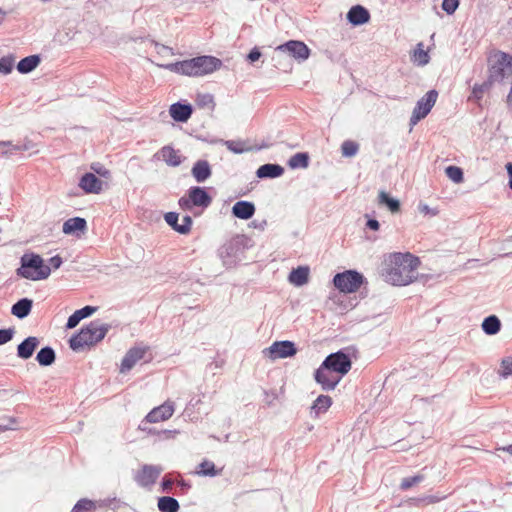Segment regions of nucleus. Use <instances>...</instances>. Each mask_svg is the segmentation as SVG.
<instances>
[{"mask_svg":"<svg viewBox=\"0 0 512 512\" xmlns=\"http://www.w3.org/2000/svg\"><path fill=\"white\" fill-rule=\"evenodd\" d=\"M419 265V258L409 252L393 253L385 261L382 276L387 283L406 286L417 278L416 270Z\"/></svg>","mask_w":512,"mask_h":512,"instance_id":"nucleus-1","label":"nucleus"},{"mask_svg":"<svg viewBox=\"0 0 512 512\" xmlns=\"http://www.w3.org/2000/svg\"><path fill=\"white\" fill-rule=\"evenodd\" d=\"M221 59L210 56L202 55L188 60L178 61L165 65V68L177 74L200 77L211 74L222 67Z\"/></svg>","mask_w":512,"mask_h":512,"instance_id":"nucleus-2","label":"nucleus"},{"mask_svg":"<svg viewBox=\"0 0 512 512\" xmlns=\"http://www.w3.org/2000/svg\"><path fill=\"white\" fill-rule=\"evenodd\" d=\"M110 328V324L102 323L100 320H93L89 324L82 326L80 331L69 339V347L73 351H81L85 347L93 346L104 339Z\"/></svg>","mask_w":512,"mask_h":512,"instance_id":"nucleus-3","label":"nucleus"},{"mask_svg":"<svg viewBox=\"0 0 512 512\" xmlns=\"http://www.w3.org/2000/svg\"><path fill=\"white\" fill-rule=\"evenodd\" d=\"M51 274V268L45 264L44 259L36 253H24L20 258V267L16 269V275L32 281L47 279Z\"/></svg>","mask_w":512,"mask_h":512,"instance_id":"nucleus-4","label":"nucleus"},{"mask_svg":"<svg viewBox=\"0 0 512 512\" xmlns=\"http://www.w3.org/2000/svg\"><path fill=\"white\" fill-rule=\"evenodd\" d=\"M247 247V238L244 235H236L225 242L218 250L223 265L231 267L240 261Z\"/></svg>","mask_w":512,"mask_h":512,"instance_id":"nucleus-5","label":"nucleus"},{"mask_svg":"<svg viewBox=\"0 0 512 512\" xmlns=\"http://www.w3.org/2000/svg\"><path fill=\"white\" fill-rule=\"evenodd\" d=\"M212 197L204 187L193 186L188 190V197H181L178 204L181 209L190 211L193 207H201L203 209L210 206Z\"/></svg>","mask_w":512,"mask_h":512,"instance_id":"nucleus-6","label":"nucleus"},{"mask_svg":"<svg viewBox=\"0 0 512 512\" xmlns=\"http://www.w3.org/2000/svg\"><path fill=\"white\" fill-rule=\"evenodd\" d=\"M365 282L364 276L356 270L337 273L333 278L334 286L344 293L356 292Z\"/></svg>","mask_w":512,"mask_h":512,"instance_id":"nucleus-7","label":"nucleus"},{"mask_svg":"<svg viewBox=\"0 0 512 512\" xmlns=\"http://www.w3.org/2000/svg\"><path fill=\"white\" fill-rule=\"evenodd\" d=\"M437 97L438 92L435 89H432L417 101L410 117V125H416L429 114L436 103Z\"/></svg>","mask_w":512,"mask_h":512,"instance_id":"nucleus-8","label":"nucleus"},{"mask_svg":"<svg viewBox=\"0 0 512 512\" xmlns=\"http://www.w3.org/2000/svg\"><path fill=\"white\" fill-rule=\"evenodd\" d=\"M322 364L334 371L337 375H341L342 378L351 369L352 361L347 353L343 350H339L329 354Z\"/></svg>","mask_w":512,"mask_h":512,"instance_id":"nucleus-9","label":"nucleus"},{"mask_svg":"<svg viewBox=\"0 0 512 512\" xmlns=\"http://www.w3.org/2000/svg\"><path fill=\"white\" fill-rule=\"evenodd\" d=\"M174 403L171 401H166L162 405L153 408L145 417L144 420L141 421L139 425V429L146 431V425L148 423H157L160 421H165L169 419L174 413Z\"/></svg>","mask_w":512,"mask_h":512,"instance_id":"nucleus-10","label":"nucleus"},{"mask_svg":"<svg viewBox=\"0 0 512 512\" xmlns=\"http://www.w3.org/2000/svg\"><path fill=\"white\" fill-rule=\"evenodd\" d=\"M314 379L321 386L322 390L331 391L335 389L342 378L341 375H337L334 371L321 364L314 373Z\"/></svg>","mask_w":512,"mask_h":512,"instance_id":"nucleus-11","label":"nucleus"},{"mask_svg":"<svg viewBox=\"0 0 512 512\" xmlns=\"http://www.w3.org/2000/svg\"><path fill=\"white\" fill-rule=\"evenodd\" d=\"M278 52L288 53L299 62L307 60L310 56V49L308 46L298 40H289L284 44H281L276 49Z\"/></svg>","mask_w":512,"mask_h":512,"instance_id":"nucleus-12","label":"nucleus"},{"mask_svg":"<svg viewBox=\"0 0 512 512\" xmlns=\"http://www.w3.org/2000/svg\"><path fill=\"white\" fill-rule=\"evenodd\" d=\"M264 353L271 359L288 358L297 353V348L292 341H275Z\"/></svg>","mask_w":512,"mask_h":512,"instance_id":"nucleus-13","label":"nucleus"},{"mask_svg":"<svg viewBox=\"0 0 512 512\" xmlns=\"http://www.w3.org/2000/svg\"><path fill=\"white\" fill-rule=\"evenodd\" d=\"M162 472V467L157 465L145 464L141 470L136 474L135 481L141 487H149L155 484L158 477Z\"/></svg>","mask_w":512,"mask_h":512,"instance_id":"nucleus-14","label":"nucleus"},{"mask_svg":"<svg viewBox=\"0 0 512 512\" xmlns=\"http://www.w3.org/2000/svg\"><path fill=\"white\" fill-rule=\"evenodd\" d=\"M146 351V347L136 346L130 348L122 359L120 371L122 373L130 371L134 365L144 357Z\"/></svg>","mask_w":512,"mask_h":512,"instance_id":"nucleus-15","label":"nucleus"},{"mask_svg":"<svg viewBox=\"0 0 512 512\" xmlns=\"http://www.w3.org/2000/svg\"><path fill=\"white\" fill-rule=\"evenodd\" d=\"M346 18L353 26H361L369 22L371 16L367 8L362 5H354L347 12Z\"/></svg>","mask_w":512,"mask_h":512,"instance_id":"nucleus-16","label":"nucleus"},{"mask_svg":"<svg viewBox=\"0 0 512 512\" xmlns=\"http://www.w3.org/2000/svg\"><path fill=\"white\" fill-rule=\"evenodd\" d=\"M102 181L91 172L83 174L79 180V187L87 194H99L102 191Z\"/></svg>","mask_w":512,"mask_h":512,"instance_id":"nucleus-17","label":"nucleus"},{"mask_svg":"<svg viewBox=\"0 0 512 512\" xmlns=\"http://www.w3.org/2000/svg\"><path fill=\"white\" fill-rule=\"evenodd\" d=\"M169 113L176 122L185 123L190 119L193 107L189 103L176 102L170 106Z\"/></svg>","mask_w":512,"mask_h":512,"instance_id":"nucleus-18","label":"nucleus"},{"mask_svg":"<svg viewBox=\"0 0 512 512\" xmlns=\"http://www.w3.org/2000/svg\"><path fill=\"white\" fill-rule=\"evenodd\" d=\"M255 210L253 202L240 200L232 206V215L241 220H248L253 217Z\"/></svg>","mask_w":512,"mask_h":512,"instance_id":"nucleus-19","label":"nucleus"},{"mask_svg":"<svg viewBox=\"0 0 512 512\" xmlns=\"http://www.w3.org/2000/svg\"><path fill=\"white\" fill-rule=\"evenodd\" d=\"M39 344L40 341L35 336H29L25 338L17 346V356L24 360L31 358Z\"/></svg>","mask_w":512,"mask_h":512,"instance_id":"nucleus-20","label":"nucleus"},{"mask_svg":"<svg viewBox=\"0 0 512 512\" xmlns=\"http://www.w3.org/2000/svg\"><path fill=\"white\" fill-rule=\"evenodd\" d=\"M284 174V168L276 163H267L261 165L256 170V176L260 179H266V178H278Z\"/></svg>","mask_w":512,"mask_h":512,"instance_id":"nucleus-21","label":"nucleus"},{"mask_svg":"<svg viewBox=\"0 0 512 512\" xmlns=\"http://www.w3.org/2000/svg\"><path fill=\"white\" fill-rule=\"evenodd\" d=\"M87 229V222L82 217H73L63 223L62 231L66 235H78V232H84Z\"/></svg>","mask_w":512,"mask_h":512,"instance_id":"nucleus-22","label":"nucleus"},{"mask_svg":"<svg viewBox=\"0 0 512 512\" xmlns=\"http://www.w3.org/2000/svg\"><path fill=\"white\" fill-rule=\"evenodd\" d=\"M191 173L198 183H203L211 176L212 171L207 160H198L194 163Z\"/></svg>","mask_w":512,"mask_h":512,"instance_id":"nucleus-23","label":"nucleus"},{"mask_svg":"<svg viewBox=\"0 0 512 512\" xmlns=\"http://www.w3.org/2000/svg\"><path fill=\"white\" fill-rule=\"evenodd\" d=\"M33 307V300L27 297L19 299L11 307V314L19 319L29 316Z\"/></svg>","mask_w":512,"mask_h":512,"instance_id":"nucleus-24","label":"nucleus"},{"mask_svg":"<svg viewBox=\"0 0 512 512\" xmlns=\"http://www.w3.org/2000/svg\"><path fill=\"white\" fill-rule=\"evenodd\" d=\"M96 309L97 308L94 306L87 305L81 309L76 310L72 315L69 316L66 323V329L75 328L81 320L91 316L96 311Z\"/></svg>","mask_w":512,"mask_h":512,"instance_id":"nucleus-25","label":"nucleus"},{"mask_svg":"<svg viewBox=\"0 0 512 512\" xmlns=\"http://www.w3.org/2000/svg\"><path fill=\"white\" fill-rule=\"evenodd\" d=\"M161 156L162 160L166 162L167 165L172 167H177L182 163L181 157L178 154V151L173 149L170 146H164L162 149L154 155V157Z\"/></svg>","mask_w":512,"mask_h":512,"instance_id":"nucleus-26","label":"nucleus"},{"mask_svg":"<svg viewBox=\"0 0 512 512\" xmlns=\"http://www.w3.org/2000/svg\"><path fill=\"white\" fill-rule=\"evenodd\" d=\"M309 279V268L304 266H299L297 268L292 269L288 276V280L290 283L295 286H302L308 282Z\"/></svg>","mask_w":512,"mask_h":512,"instance_id":"nucleus-27","label":"nucleus"},{"mask_svg":"<svg viewBox=\"0 0 512 512\" xmlns=\"http://www.w3.org/2000/svg\"><path fill=\"white\" fill-rule=\"evenodd\" d=\"M41 58L39 55H30L21 59L17 64V70L21 74H28L32 72L40 64Z\"/></svg>","mask_w":512,"mask_h":512,"instance_id":"nucleus-28","label":"nucleus"},{"mask_svg":"<svg viewBox=\"0 0 512 512\" xmlns=\"http://www.w3.org/2000/svg\"><path fill=\"white\" fill-rule=\"evenodd\" d=\"M481 328L486 335H496L501 330V321L496 315H489L484 318Z\"/></svg>","mask_w":512,"mask_h":512,"instance_id":"nucleus-29","label":"nucleus"},{"mask_svg":"<svg viewBox=\"0 0 512 512\" xmlns=\"http://www.w3.org/2000/svg\"><path fill=\"white\" fill-rule=\"evenodd\" d=\"M55 359L56 353L51 346L42 347L36 355V361L40 366H50L55 362Z\"/></svg>","mask_w":512,"mask_h":512,"instance_id":"nucleus-30","label":"nucleus"},{"mask_svg":"<svg viewBox=\"0 0 512 512\" xmlns=\"http://www.w3.org/2000/svg\"><path fill=\"white\" fill-rule=\"evenodd\" d=\"M332 405V399L328 395H319L311 406V414L318 416L325 413Z\"/></svg>","mask_w":512,"mask_h":512,"instance_id":"nucleus-31","label":"nucleus"},{"mask_svg":"<svg viewBox=\"0 0 512 512\" xmlns=\"http://www.w3.org/2000/svg\"><path fill=\"white\" fill-rule=\"evenodd\" d=\"M157 507L161 512H178L180 505L177 499L171 496H162L158 499Z\"/></svg>","mask_w":512,"mask_h":512,"instance_id":"nucleus-32","label":"nucleus"},{"mask_svg":"<svg viewBox=\"0 0 512 512\" xmlns=\"http://www.w3.org/2000/svg\"><path fill=\"white\" fill-rule=\"evenodd\" d=\"M378 202L380 205L386 206L392 213L400 211V202L398 199L391 197L385 191H380L378 195Z\"/></svg>","mask_w":512,"mask_h":512,"instance_id":"nucleus-33","label":"nucleus"},{"mask_svg":"<svg viewBox=\"0 0 512 512\" xmlns=\"http://www.w3.org/2000/svg\"><path fill=\"white\" fill-rule=\"evenodd\" d=\"M309 159L307 152H298L290 157L288 166L291 169L307 168L309 166Z\"/></svg>","mask_w":512,"mask_h":512,"instance_id":"nucleus-34","label":"nucleus"},{"mask_svg":"<svg viewBox=\"0 0 512 512\" xmlns=\"http://www.w3.org/2000/svg\"><path fill=\"white\" fill-rule=\"evenodd\" d=\"M196 473L201 476L214 477L219 474V470L216 469L212 461L204 460L198 465Z\"/></svg>","mask_w":512,"mask_h":512,"instance_id":"nucleus-35","label":"nucleus"},{"mask_svg":"<svg viewBox=\"0 0 512 512\" xmlns=\"http://www.w3.org/2000/svg\"><path fill=\"white\" fill-rule=\"evenodd\" d=\"M445 173L447 177L456 184H459L464 180L463 170L458 166L450 165L446 167Z\"/></svg>","mask_w":512,"mask_h":512,"instance_id":"nucleus-36","label":"nucleus"},{"mask_svg":"<svg viewBox=\"0 0 512 512\" xmlns=\"http://www.w3.org/2000/svg\"><path fill=\"white\" fill-rule=\"evenodd\" d=\"M493 85L494 84L490 82V79L487 77V80H485L483 83L474 84L472 88V96L475 99L480 100L483 97V94L489 91Z\"/></svg>","mask_w":512,"mask_h":512,"instance_id":"nucleus-37","label":"nucleus"},{"mask_svg":"<svg viewBox=\"0 0 512 512\" xmlns=\"http://www.w3.org/2000/svg\"><path fill=\"white\" fill-rule=\"evenodd\" d=\"M414 60L418 63L420 66H424L429 63V55L428 52L423 49V44L418 43L417 48L414 50Z\"/></svg>","mask_w":512,"mask_h":512,"instance_id":"nucleus-38","label":"nucleus"},{"mask_svg":"<svg viewBox=\"0 0 512 512\" xmlns=\"http://www.w3.org/2000/svg\"><path fill=\"white\" fill-rule=\"evenodd\" d=\"M499 376L503 379L512 377V357H505L501 360Z\"/></svg>","mask_w":512,"mask_h":512,"instance_id":"nucleus-39","label":"nucleus"},{"mask_svg":"<svg viewBox=\"0 0 512 512\" xmlns=\"http://www.w3.org/2000/svg\"><path fill=\"white\" fill-rule=\"evenodd\" d=\"M359 145L351 140H346L341 145V152L344 157H353L357 154Z\"/></svg>","mask_w":512,"mask_h":512,"instance_id":"nucleus-40","label":"nucleus"},{"mask_svg":"<svg viewBox=\"0 0 512 512\" xmlns=\"http://www.w3.org/2000/svg\"><path fill=\"white\" fill-rule=\"evenodd\" d=\"M95 509V503L87 498L80 499L71 512H90Z\"/></svg>","mask_w":512,"mask_h":512,"instance_id":"nucleus-41","label":"nucleus"},{"mask_svg":"<svg viewBox=\"0 0 512 512\" xmlns=\"http://www.w3.org/2000/svg\"><path fill=\"white\" fill-rule=\"evenodd\" d=\"M196 104L200 108H211L213 109L215 106L214 98L211 94L205 93V94H198L196 97Z\"/></svg>","mask_w":512,"mask_h":512,"instance_id":"nucleus-42","label":"nucleus"},{"mask_svg":"<svg viewBox=\"0 0 512 512\" xmlns=\"http://www.w3.org/2000/svg\"><path fill=\"white\" fill-rule=\"evenodd\" d=\"M424 480V476L421 474L411 476V477H405L402 479L400 483V489L401 490H408L414 485L422 482Z\"/></svg>","mask_w":512,"mask_h":512,"instance_id":"nucleus-43","label":"nucleus"},{"mask_svg":"<svg viewBox=\"0 0 512 512\" xmlns=\"http://www.w3.org/2000/svg\"><path fill=\"white\" fill-rule=\"evenodd\" d=\"M14 67V58L12 56H4L0 58V72L3 74H9L12 72Z\"/></svg>","mask_w":512,"mask_h":512,"instance_id":"nucleus-44","label":"nucleus"},{"mask_svg":"<svg viewBox=\"0 0 512 512\" xmlns=\"http://www.w3.org/2000/svg\"><path fill=\"white\" fill-rule=\"evenodd\" d=\"M225 146L235 154H241L248 150V148L244 147V143L241 141L227 140L225 141Z\"/></svg>","mask_w":512,"mask_h":512,"instance_id":"nucleus-45","label":"nucleus"},{"mask_svg":"<svg viewBox=\"0 0 512 512\" xmlns=\"http://www.w3.org/2000/svg\"><path fill=\"white\" fill-rule=\"evenodd\" d=\"M166 223L176 232H178L180 224L178 223L179 214L177 212H167L164 215Z\"/></svg>","mask_w":512,"mask_h":512,"instance_id":"nucleus-46","label":"nucleus"},{"mask_svg":"<svg viewBox=\"0 0 512 512\" xmlns=\"http://www.w3.org/2000/svg\"><path fill=\"white\" fill-rule=\"evenodd\" d=\"M460 0H443L441 7L448 14L452 15L458 9Z\"/></svg>","mask_w":512,"mask_h":512,"instance_id":"nucleus-47","label":"nucleus"},{"mask_svg":"<svg viewBox=\"0 0 512 512\" xmlns=\"http://www.w3.org/2000/svg\"><path fill=\"white\" fill-rule=\"evenodd\" d=\"M15 334L14 328L0 329V345L6 344L13 339Z\"/></svg>","mask_w":512,"mask_h":512,"instance_id":"nucleus-48","label":"nucleus"},{"mask_svg":"<svg viewBox=\"0 0 512 512\" xmlns=\"http://www.w3.org/2000/svg\"><path fill=\"white\" fill-rule=\"evenodd\" d=\"M192 222L193 221H192L191 216L185 215L182 218V223L179 226L178 233L183 234V235L189 233L191 230Z\"/></svg>","mask_w":512,"mask_h":512,"instance_id":"nucleus-49","label":"nucleus"},{"mask_svg":"<svg viewBox=\"0 0 512 512\" xmlns=\"http://www.w3.org/2000/svg\"><path fill=\"white\" fill-rule=\"evenodd\" d=\"M91 169L98 174L101 177L109 178L110 177V171L101 163H92Z\"/></svg>","mask_w":512,"mask_h":512,"instance_id":"nucleus-50","label":"nucleus"},{"mask_svg":"<svg viewBox=\"0 0 512 512\" xmlns=\"http://www.w3.org/2000/svg\"><path fill=\"white\" fill-rule=\"evenodd\" d=\"M418 210L420 213L424 215L435 216L438 214V210L435 208H430L427 204L420 203L418 206Z\"/></svg>","mask_w":512,"mask_h":512,"instance_id":"nucleus-51","label":"nucleus"},{"mask_svg":"<svg viewBox=\"0 0 512 512\" xmlns=\"http://www.w3.org/2000/svg\"><path fill=\"white\" fill-rule=\"evenodd\" d=\"M261 51L259 50L258 47H254L250 50V52L248 53L247 55V60L250 62V63H254L256 62L257 60L260 59L261 57Z\"/></svg>","mask_w":512,"mask_h":512,"instance_id":"nucleus-52","label":"nucleus"},{"mask_svg":"<svg viewBox=\"0 0 512 512\" xmlns=\"http://www.w3.org/2000/svg\"><path fill=\"white\" fill-rule=\"evenodd\" d=\"M174 481L168 476H164L161 481V487L164 492H169L172 489Z\"/></svg>","mask_w":512,"mask_h":512,"instance_id":"nucleus-53","label":"nucleus"},{"mask_svg":"<svg viewBox=\"0 0 512 512\" xmlns=\"http://www.w3.org/2000/svg\"><path fill=\"white\" fill-rule=\"evenodd\" d=\"M62 263H63L62 258L59 255H55V256H53V257H51L49 259V265L48 266H50V268H53V269L56 270V269L60 268Z\"/></svg>","mask_w":512,"mask_h":512,"instance_id":"nucleus-54","label":"nucleus"},{"mask_svg":"<svg viewBox=\"0 0 512 512\" xmlns=\"http://www.w3.org/2000/svg\"><path fill=\"white\" fill-rule=\"evenodd\" d=\"M11 147V152L12 151H27L31 148V143L30 142H26V143H22V144H16V145H12V143L9 145Z\"/></svg>","mask_w":512,"mask_h":512,"instance_id":"nucleus-55","label":"nucleus"},{"mask_svg":"<svg viewBox=\"0 0 512 512\" xmlns=\"http://www.w3.org/2000/svg\"><path fill=\"white\" fill-rule=\"evenodd\" d=\"M366 226H367V228H369L370 230H373V231H377L380 228L379 221L376 219H372V218L367 220Z\"/></svg>","mask_w":512,"mask_h":512,"instance_id":"nucleus-56","label":"nucleus"},{"mask_svg":"<svg viewBox=\"0 0 512 512\" xmlns=\"http://www.w3.org/2000/svg\"><path fill=\"white\" fill-rule=\"evenodd\" d=\"M440 500V498L436 497V496H428L424 499V501H426L427 503H435V502H438Z\"/></svg>","mask_w":512,"mask_h":512,"instance_id":"nucleus-57","label":"nucleus"},{"mask_svg":"<svg viewBox=\"0 0 512 512\" xmlns=\"http://www.w3.org/2000/svg\"><path fill=\"white\" fill-rule=\"evenodd\" d=\"M502 450L504 452H507L508 454L512 455V444L511 445H507L505 447L502 448Z\"/></svg>","mask_w":512,"mask_h":512,"instance_id":"nucleus-58","label":"nucleus"},{"mask_svg":"<svg viewBox=\"0 0 512 512\" xmlns=\"http://www.w3.org/2000/svg\"><path fill=\"white\" fill-rule=\"evenodd\" d=\"M179 485H180L183 489H187V488H189V487H190V485H189L187 482H185L184 480L180 481V482H179Z\"/></svg>","mask_w":512,"mask_h":512,"instance_id":"nucleus-59","label":"nucleus"},{"mask_svg":"<svg viewBox=\"0 0 512 512\" xmlns=\"http://www.w3.org/2000/svg\"><path fill=\"white\" fill-rule=\"evenodd\" d=\"M506 169H507L509 176L512 175V163H507Z\"/></svg>","mask_w":512,"mask_h":512,"instance_id":"nucleus-60","label":"nucleus"},{"mask_svg":"<svg viewBox=\"0 0 512 512\" xmlns=\"http://www.w3.org/2000/svg\"><path fill=\"white\" fill-rule=\"evenodd\" d=\"M5 11H3L2 9H0V25L2 24L3 20H4V16H5Z\"/></svg>","mask_w":512,"mask_h":512,"instance_id":"nucleus-61","label":"nucleus"},{"mask_svg":"<svg viewBox=\"0 0 512 512\" xmlns=\"http://www.w3.org/2000/svg\"><path fill=\"white\" fill-rule=\"evenodd\" d=\"M10 141H0V147H6V145H10Z\"/></svg>","mask_w":512,"mask_h":512,"instance_id":"nucleus-62","label":"nucleus"},{"mask_svg":"<svg viewBox=\"0 0 512 512\" xmlns=\"http://www.w3.org/2000/svg\"><path fill=\"white\" fill-rule=\"evenodd\" d=\"M509 188L512 190V174L509 177Z\"/></svg>","mask_w":512,"mask_h":512,"instance_id":"nucleus-63","label":"nucleus"},{"mask_svg":"<svg viewBox=\"0 0 512 512\" xmlns=\"http://www.w3.org/2000/svg\"><path fill=\"white\" fill-rule=\"evenodd\" d=\"M42 2L46 3V2H49L50 0H41Z\"/></svg>","mask_w":512,"mask_h":512,"instance_id":"nucleus-64","label":"nucleus"}]
</instances>
